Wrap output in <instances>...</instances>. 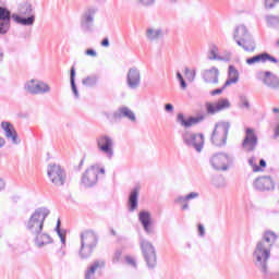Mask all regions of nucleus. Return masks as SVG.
I'll list each match as a JSON object with an SVG mask.
<instances>
[{"mask_svg":"<svg viewBox=\"0 0 279 279\" xmlns=\"http://www.w3.org/2000/svg\"><path fill=\"white\" fill-rule=\"evenodd\" d=\"M34 236H35V245H37V247H45V245H49L50 243H53V239H51V235L47 233H43V231H40L39 233H36Z\"/></svg>","mask_w":279,"mask_h":279,"instance_id":"obj_29","label":"nucleus"},{"mask_svg":"<svg viewBox=\"0 0 279 279\" xmlns=\"http://www.w3.org/2000/svg\"><path fill=\"white\" fill-rule=\"evenodd\" d=\"M230 100L228 98H221L216 102H206L205 108L207 114H217L218 112H223L231 108Z\"/></svg>","mask_w":279,"mask_h":279,"instance_id":"obj_15","label":"nucleus"},{"mask_svg":"<svg viewBox=\"0 0 279 279\" xmlns=\"http://www.w3.org/2000/svg\"><path fill=\"white\" fill-rule=\"evenodd\" d=\"M277 3H279V0H277Z\"/></svg>","mask_w":279,"mask_h":279,"instance_id":"obj_63","label":"nucleus"},{"mask_svg":"<svg viewBox=\"0 0 279 279\" xmlns=\"http://www.w3.org/2000/svg\"><path fill=\"white\" fill-rule=\"evenodd\" d=\"M113 119H128L131 123H136V113H134L130 107H119L117 111L113 112Z\"/></svg>","mask_w":279,"mask_h":279,"instance_id":"obj_20","label":"nucleus"},{"mask_svg":"<svg viewBox=\"0 0 279 279\" xmlns=\"http://www.w3.org/2000/svg\"><path fill=\"white\" fill-rule=\"evenodd\" d=\"M71 88L75 99H80V92L77 90V85H75V69H71Z\"/></svg>","mask_w":279,"mask_h":279,"instance_id":"obj_35","label":"nucleus"},{"mask_svg":"<svg viewBox=\"0 0 279 279\" xmlns=\"http://www.w3.org/2000/svg\"><path fill=\"white\" fill-rule=\"evenodd\" d=\"M0 62H3V52H0Z\"/></svg>","mask_w":279,"mask_h":279,"instance_id":"obj_60","label":"nucleus"},{"mask_svg":"<svg viewBox=\"0 0 279 279\" xmlns=\"http://www.w3.org/2000/svg\"><path fill=\"white\" fill-rule=\"evenodd\" d=\"M234 162V158L228 153H216L209 158V165L214 171H228Z\"/></svg>","mask_w":279,"mask_h":279,"instance_id":"obj_6","label":"nucleus"},{"mask_svg":"<svg viewBox=\"0 0 279 279\" xmlns=\"http://www.w3.org/2000/svg\"><path fill=\"white\" fill-rule=\"evenodd\" d=\"M99 173H101V175H105L106 169L100 168L99 165L90 166L83 173L81 184H83V186H85L86 189H92V186H95V184H97L99 180Z\"/></svg>","mask_w":279,"mask_h":279,"instance_id":"obj_7","label":"nucleus"},{"mask_svg":"<svg viewBox=\"0 0 279 279\" xmlns=\"http://www.w3.org/2000/svg\"><path fill=\"white\" fill-rule=\"evenodd\" d=\"M248 165L250 167H252L254 173H258V171H263V168H260L257 163H256V157H251L248 159Z\"/></svg>","mask_w":279,"mask_h":279,"instance_id":"obj_38","label":"nucleus"},{"mask_svg":"<svg viewBox=\"0 0 279 279\" xmlns=\"http://www.w3.org/2000/svg\"><path fill=\"white\" fill-rule=\"evenodd\" d=\"M125 262H126V264L130 265L131 267H136V260H134L133 257L126 256V257H125Z\"/></svg>","mask_w":279,"mask_h":279,"instance_id":"obj_47","label":"nucleus"},{"mask_svg":"<svg viewBox=\"0 0 279 279\" xmlns=\"http://www.w3.org/2000/svg\"><path fill=\"white\" fill-rule=\"evenodd\" d=\"M258 145V135L254 132V129H246V135L242 142V147L245 151H254Z\"/></svg>","mask_w":279,"mask_h":279,"instance_id":"obj_18","label":"nucleus"},{"mask_svg":"<svg viewBox=\"0 0 279 279\" xmlns=\"http://www.w3.org/2000/svg\"><path fill=\"white\" fill-rule=\"evenodd\" d=\"M208 60H217L218 62H223V57L219 54V48L216 45L209 46L207 53Z\"/></svg>","mask_w":279,"mask_h":279,"instance_id":"obj_32","label":"nucleus"},{"mask_svg":"<svg viewBox=\"0 0 279 279\" xmlns=\"http://www.w3.org/2000/svg\"><path fill=\"white\" fill-rule=\"evenodd\" d=\"M83 165H84V159H82V160L80 161L77 171H80V169H82Z\"/></svg>","mask_w":279,"mask_h":279,"instance_id":"obj_57","label":"nucleus"},{"mask_svg":"<svg viewBox=\"0 0 279 279\" xmlns=\"http://www.w3.org/2000/svg\"><path fill=\"white\" fill-rule=\"evenodd\" d=\"M259 167H263V168L267 167V161H265V159H260Z\"/></svg>","mask_w":279,"mask_h":279,"instance_id":"obj_54","label":"nucleus"},{"mask_svg":"<svg viewBox=\"0 0 279 279\" xmlns=\"http://www.w3.org/2000/svg\"><path fill=\"white\" fill-rule=\"evenodd\" d=\"M267 61L272 62L274 64H278V59H276L275 57H271V54H269L267 52H263L260 54H257V56L246 59V64L252 66V64H256L258 62L265 63Z\"/></svg>","mask_w":279,"mask_h":279,"instance_id":"obj_22","label":"nucleus"},{"mask_svg":"<svg viewBox=\"0 0 279 279\" xmlns=\"http://www.w3.org/2000/svg\"><path fill=\"white\" fill-rule=\"evenodd\" d=\"M138 221L143 227L145 234L151 236V234H156V227L151 221V213L147 210H142L138 214Z\"/></svg>","mask_w":279,"mask_h":279,"instance_id":"obj_13","label":"nucleus"},{"mask_svg":"<svg viewBox=\"0 0 279 279\" xmlns=\"http://www.w3.org/2000/svg\"><path fill=\"white\" fill-rule=\"evenodd\" d=\"M276 241H278L276 232L265 231L262 240L255 246L253 253L254 263L263 274H267V263L271 258V248L276 244Z\"/></svg>","mask_w":279,"mask_h":279,"instance_id":"obj_2","label":"nucleus"},{"mask_svg":"<svg viewBox=\"0 0 279 279\" xmlns=\"http://www.w3.org/2000/svg\"><path fill=\"white\" fill-rule=\"evenodd\" d=\"M272 112H275V114H279V108H274Z\"/></svg>","mask_w":279,"mask_h":279,"instance_id":"obj_58","label":"nucleus"},{"mask_svg":"<svg viewBox=\"0 0 279 279\" xmlns=\"http://www.w3.org/2000/svg\"><path fill=\"white\" fill-rule=\"evenodd\" d=\"M277 45L279 46V40H278Z\"/></svg>","mask_w":279,"mask_h":279,"instance_id":"obj_62","label":"nucleus"},{"mask_svg":"<svg viewBox=\"0 0 279 279\" xmlns=\"http://www.w3.org/2000/svg\"><path fill=\"white\" fill-rule=\"evenodd\" d=\"M95 14H97V9L87 8L81 16V27L84 32H90L93 25H95Z\"/></svg>","mask_w":279,"mask_h":279,"instance_id":"obj_16","label":"nucleus"},{"mask_svg":"<svg viewBox=\"0 0 279 279\" xmlns=\"http://www.w3.org/2000/svg\"><path fill=\"white\" fill-rule=\"evenodd\" d=\"M202 75L206 84H219V69L216 66L205 70Z\"/></svg>","mask_w":279,"mask_h":279,"instance_id":"obj_24","label":"nucleus"},{"mask_svg":"<svg viewBox=\"0 0 279 279\" xmlns=\"http://www.w3.org/2000/svg\"><path fill=\"white\" fill-rule=\"evenodd\" d=\"M106 267V262L101 259L95 260L85 271V279H95V272Z\"/></svg>","mask_w":279,"mask_h":279,"instance_id":"obj_27","label":"nucleus"},{"mask_svg":"<svg viewBox=\"0 0 279 279\" xmlns=\"http://www.w3.org/2000/svg\"><path fill=\"white\" fill-rule=\"evenodd\" d=\"M98 151L104 154L108 160L114 158V140L108 135H99L96 138Z\"/></svg>","mask_w":279,"mask_h":279,"instance_id":"obj_10","label":"nucleus"},{"mask_svg":"<svg viewBox=\"0 0 279 279\" xmlns=\"http://www.w3.org/2000/svg\"><path fill=\"white\" fill-rule=\"evenodd\" d=\"M182 140L184 145L186 147H190V149H195L197 154H202L204 149V134L202 133H193L191 131H184L182 133Z\"/></svg>","mask_w":279,"mask_h":279,"instance_id":"obj_8","label":"nucleus"},{"mask_svg":"<svg viewBox=\"0 0 279 279\" xmlns=\"http://www.w3.org/2000/svg\"><path fill=\"white\" fill-rule=\"evenodd\" d=\"M47 174L54 186H64L66 182V171L63 170L62 166L56 163L48 165Z\"/></svg>","mask_w":279,"mask_h":279,"instance_id":"obj_9","label":"nucleus"},{"mask_svg":"<svg viewBox=\"0 0 279 279\" xmlns=\"http://www.w3.org/2000/svg\"><path fill=\"white\" fill-rule=\"evenodd\" d=\"M138 5H143L144 8H149L156 3V0H135Z\"/></svg>","mask_w":279,"mask_h":279,"instance_id":"obj_40","label":"nucleus"},{"mask_svg":"<svg viewBox=\"0 0 279 279\" xmlns=\"http://www.w3.org/2000/svg\"><path fill=\"white\" fill-rule=\"evenodd\" d=\"M61 221H60V219H58V221H57V226H56V230H60V226H61Z\"/></svg>","mask_w":279,"mask_h":279,"instance_id":"obj_56","label":"nucleus"},{"mask_svg":"<svg viewBox=\"0 0 279 279\" xmlns=\"http://www.w3.org/2000/svg\"><path fill=\"white\" fill-rule=\"evenodd\" d=\"M256 191H274V180L271 177H259L253 182Z\"/></svg>","mask_w":279,"mask_h":279,"instance_id":"obj_21","label":"nucleus"},{"mask_svg":"<svg viewBox=\"0 0 279 279\" xmlns=\"http://www.w3.org/2000/svg\"><path fill=\"white\" fill-rule=\"evenodd\" d=\"M204 119V116L190 117L189 120L184 119V113H178L177 116V122H179L182 128H192V125H197V123H202Z\"/></svg>","mask_w":279,"mask_h":279,"instance_id":"obj_23","label":"nucleus"},{"mask_svg":"<svg viewBox=\"0 0 279 279\" xmlns=\"http://www.w3.org/2000/svg\"><path fill=\"white\" fill-rule=\"evenodd\" d=\"M83 86H87L89 88H93V86H97V77L95 75L87 76L82 81Z\"/></svg>","mask_w":279,"mask_h":279,"instance_id":"obj_37","label":"nucleus"},{"mask_svg":"<svg viewBox=\"0 0 279 279\" xmlns=\"http://www.w3.org/2000/svg\"><path fill=\"white\" fill-rule=\"evenodd\" d=\"M56 232H57L59 239H61V243L63 245H65L66 244V233L62 232V229H56Z\"/></svg>","mask_w":279,"mask_h":279,"instance_id":"obj_42","label":"nucleus"},{"mask_svg":"<svg viewBox=\"0 0 279 279\" xmlns=\"http://www.w3.org/2000/svg\"><path fill=\"white\" fill-rule=\"evenodd\" d=\"M50 213L51 211L47 207H39L35 209L28 221L25 223L26 230H28L33 235L43 232V229L45 228V219L49 217Z\"/></svg>","mask_w":279,"mask_h":279,"instance_id":"obj_3","label":"nucleus"},{"mask_svg":"<svg viewBox=\"0 0 279 279\" xmlns=\"http://www.w3.org/2000/svg\"><path fill=\"white\" fill-rule=\"evenodd\" d=\"M169 3H178V0H168Z\"/></svg>","mask_w":279,"mask_h":279,"instance_id":"obj_61","label":"nucleus"},{"mask_svg":"<svg viewBox=\"0 0 279 279\" xmlns=\"http://www.w3.org/2000/svg\"><path fill=\"white\" fill-rule=\"evenodd\" d=\"M230 122H218L211 134V143L215 147H223L228 143Z\"/></svg>","mask_w":279,"mask_h":279,"instance_id":"obj_5","label":"nucleus"},{"mask_svg":"<svg viewBox=\"0 0 279 279\" xmlns=\"http://www.w3.org/2000/svg\"><path fill=\"white\" fill-rule=\"evenodd\" d=\"M226 84L221 87V88H217L210 92V95L213 97H215L216 95H221V93H223V90H226Z\"/></svg>","mask_w":279,"mask_h":279,"instance_id":"obj_44","label":"nucleus"},{"mask_svg":"<svg viewBox=\"0 0 279 279\" xmlns=\"http://www.w3.org/2000/svg\"><path fill=\"white\" fill-rule=\"evenodd\" d=\"M110 232H111L112 236H117V231H114V229H111Z\"/></svg>","mask_w":279,"mask_h":279,"instance_id":"obj_59","label":"nucleus"},{"mask_svg":"<svg viewBox=\"0 0 279 279\" xmlns=\"http://www.w3.org/2000/svg\"><path fill=\"white\" fill-rule=\"evenodd\" d=\"M145 36L149 43H156V40H160L163 36L162 28L150 26L146 28Z\"/></svg>","mask_w":279,"mask_h":279,"instance_id":"obj_28","label":"nucleus"},{"mask_svg":"<svg viewBox=\"0 0 279 279\" xmlns=\"http://www.w3.org/2000/svg\"><path fill=\"white\" fill-rule=\"evenodd\" d=\"M238 46L248 52L255 51L256 49V43L254 41V38H252V35L244 37L243 40H238Z\"/></svg>","mask_w":279,"mask_h":279,"instance_id":"obj_30","label":"nucleus"},{"mask_svg":"<svg viewBox=\"0 0 279 279\" xmlns=\"http://www.w3.org/2000/svg\"><path fill=\"white\" fill-rule=\"evenodd\" d=\"M24 88L31 95H45L51 90V87L47 83L34 78L28 81Z\"/></svg>","mask_w":279,"mask_h":279,"instance_id":"obj_12","label":"nucleus"},{"mask_svg":"<svg viewBox=\"0 0 279 279\" xmlns=\"http://www.w3.org/2000/svg\"><path fill=\"white\" fill-rule=\"evenodd\" d=\"M99 238L93 231H85L81 234V247L78 256L82 260H87L93 256V252L97 250Z\"/></svg>","mask_w":279,"mask_h":279,"instance_id":"obj_4","label":"nucleus"},{"mask_svg":"<svg viewBox=\"0 0 279 279\" xmlns=\"http://www.w3.org/2000/svg\"><path fill=\"white\" fill-rule=\"evenodd\" d=\"M138 195H141V186L136 185L129 195V213H134L138 208Z\"/></svg>","mask_w":279,"mask_h":279,"instance_id":"obj_25","label":"nucleus"},{"mask_svg":"<svg viewBox=\"0 0 279 279\" xmlns=\"http://www.w3.org/2000/svg\"><path fill=\"white\" fill-rule=\"evenodd\" d=\"M5 189V181L3 179H0V191H3Z\"/></svg>","mask_w":279,"mask_h":279,"instance_id":"obj_53","label":"nucleus"},{"mask_svg":"<svg viewBox=\"0 0 279 279\" xmlns=\"http://www.w3.org/2000/svg\"><path fill=\"white\" fill-rule=\"evenodd\" d=\"M141 250L146 260L147 267H149V269H154V267L158 265V256L156 255V247L154 246V244H151V242L147 240H142Z\"/></svg>","mask_w":279,"mask_h":279,"instance_id":"obj_11","label":"nucleus"},{"mask_svg":"<svg viewBox=\"0 0 279 279\" xmlns=\"http://www.w3.org/2000/svg\"><path fill=\"white\" fill-rule=\"evenodd\" d=\"M248 35H250V33L247 32V27H245V25H240L235 28L233 38H234L235 43H238V40H243Z\"/></svg>","mask_w":279,"mask_h":279,"instance_id":"obj_33","label":"nucleus"},{"mask_svg":"<svg viewBox=\"0 0 279 279\" xmlns=\"http://www.w3.org/2000/svg\"><path fill=\"white\" fill-rule=\"evenodd\" d=\"M239 82V70L234 65H229L228 80L225 82V87L232 86Z\"/></svg>","mask_w":279,"mask_h":279,"instance_id":"obj_31","label":"nucleus"},{"mask_svg":"<svg viewBox=\"0 0 279 279\" xmlns=\"http://www.w3.org/2000/svg\"><path fill=\"white\" fill-rule=\"evenodd\" d=\"M1 129L4 132L5 138H8V141H11L13 145H19L21 143V140L19 138V133L16 132V129H14L13 123L9 121H2Z\"/></svg>","mask_w":279,"mask_h":279,"instance_id":"obj_17","label":"nucleus"},{"mask_svg":"<svg viewBox=\"0 0 279 279\" xmlns=\"http://www.w3.org/2000/svg\"><path fill=\"white\" fill-rule=\"evenodd\" d=\"M185 75L187 77V80H195V75H196V72L195 70H190L189 68H185Z\"/></svg>","mask_w":279,"mask_h":279,"instance_id":"obj_43","label":"nucleus"},{"mask_svg":"<svg viewBox=\"0 0 279 279\" xmlns=\"http://www.w3.org/2000/svg\"><path fill=\"white\" fill-rule=\"evenodd\" d=\"M238 106H239V108H241V110H251V108H252V106L250 105V99L245 95L239 96Z\"/></svg>","mask_w":279,"mask_h":279,"instance_id":"obj_34","label":"nucleus"},{"mask_svg":"<svg viewBox=\"0 0 279 279\" xmlns=\"http://www.w3.org/2000/svg\"><path fill=\"white\" fill-rule=\"evenodd\" d=\"M278 0H265V8L271 9L275 8Z\"/></svg>","mask_w":279,"mask_h":279,"instance_id":"obj_46","label":"nucleus"},{"mask_svg":"<svg viewBox=\"0 0 279 279\" xmlns=\"http://www.w3.org/2000/svg\"><path fill=\"white\" fill-rule=\"evenodd\" d=\"M213 185L216 189H226V178L218 175L213 179Z\"/></svg>","mask_w":279,"mask_h":279,"instance_id":"obj_36","label":"nucleus"},{"mask_svg":"<svg viewBox=\"0 0 279 279\" xmlns=\"http://www.w3.org/2000/svg\"><path fill=\"white\" fill-rule=\"evenodd\" d=\"M126 85L131 90H136L141 86V70L131 68L126 73Z\"/></svg>","mask_w":279,"mask_h":279,"instance_id":"obj_19","label":"nucleus"},{"mask_svg":"<svg viewBox=\"0 0 279 279\" xmlns=\"http://www.w3.org/2000/svg\"><path fill=\"white\" fill-rule=\"evenodd\" d=\"M177 80H179L182 90H186V81H184V76H182V73L177 72Z\"/></svg>","mask_w":279,"mask_h":279,"instance_id":"obj_41","label":"nucleus"},{"mask_svg":"<svg viewBox=\"0 0 279 279\" xmlns=\"http://www.w3.org/2000/svg\"><path fill=\"white\" fill-rule=\"evenodd\" d=\"M86 56H92L93 58H95V57H97V51H95L93 49H87Z\"/></svg>","mask_w":279,"mask_h":279,"instance_id":"obj_50","label":"nucleus"},{"mask_svg":"<svg viewBox=\"0 0 279 279\" xmlns=\"http://www.w3.org/2000/svg\"><path fill=\"white\" fill-rule=\"evenodd\" d=\"M122 254L123 252L121 250L116 251L113 255V263H119V260H121Z\"/></svg>","mask_w":279,"mask_h":279,"instance_id":"obj_45","label":"nucleus"},{"mask_svg":"<svg viewBox=\"0 0 279 279\" xmlns=\"http://www.w3.org/2000/svg\"><path fill=\"white\" fill-rule=\"evenodd\" d=\"M197 197H199V193L191 192L185 196L174 198V204L181 205V210H189V202H191V199H197Z\"/></svg>","mask_w":279,"mask_h":279,"instance_id":"obj_26","label":"nucleus"},{"mask_svg":"<svg viewBox=\"0 0 279 279\" xmlns=\"http://www.w3.org/2000/svg\"><path fill=\"white\" fill-rule=\"evenodd\" d=\"M279 136V125L275 129V138Z\"/></svg>","mask_w":279,"mask_h":279,"instance_id":"obj_55","label":"nucleus"},{"mask_svg":"<svg viewBox=\"0 0 279 279\" xmlns=\"http://www.w3.org/2000/svg\"><path fill=\"white\" fill-rule=\"evenodd\" d=\"M198 234L201 236H205L206 235V229L204 228V225H202V223L198 225Z\"/></svg>","mask_w":279,"mask_h":279,"instance_id":"obj_49","label":"nucleus"},{"mask_svg":"<svg viewBox=\"0 0 279 279\" xmlns=\"http://www.w3.org/2000/svg\"><path fill=\"white\" fill-rule=\"evenodd\" d=\"M12 21L24 27H32L36 23V12L29 2L19 7V14L13 13L5 7H0V36H5L10 32Z\"/></svg>","mask_w":279,"mask_h":279,"instance_id":"obj_1","label":"nucleus"},{"mask_svg":"<svg viewBox=\"0 0 279 279\" xmlns=\"http://www.w3.org/2000/svg\"><path fill=\"white\" fill-rule=\"evenodd\" d=\"M163 108L168 114H173V106L171 104H166Z\"/></svg>","mask_w":279,"mask_h":279,"instance_id":"obj_48","label":"nucleus"},{"mask_svg":"<svg viewBox=\"0 0 279 279\" xmlns=\"http://www.w3.org/2000/svg\"><path fill=\"white\" fill-rule=\"evenodd\" d=\"M257 80H260L267 88H271V90H279V77L272 72H258Z\"/></svg>","mask_w":279,"mask_h":279,"instance_id":"obj_14","label":"nucleus"},{"mask_svg":"<svg viewBox=\"0 0 279 279\" xmlns=\"http://www.w3.org/2000/svg\"><path fill=\"white\" fill-rule=\"evenodd\" d=\"M2 147H5V138L0 137V149H2Z\"/></svg>","mask_w":279,"mask_h":279,"instance_id":"obj_52","label":"nucleus"},{"mask_svg":"<svg viewBox=\"0 0 279 279\" xmlns=\"http://www.w3.org/2000/svg\"><path fill=\"white\" fill-rule=\"evenodd\" d=\"M102 47H110V40L108 38L102 39L101 41Z\"/></svg>","mask_w":279,"mask_h":279,"instance_id":"obj_51","label":"nucleus"},{"mask_svg":"<svg viewBox=\"0 0 279 279\" xmlns=\"http://www.w3.org/2000/svg\"><path fill=\"white\" fill-rule=\"evenodd\" d=\"M266 21H267L269 27H276V25H278V23H279V17L275 16V15H268L266 17Z\"/></svg>","mask_w":279,"mask_h":279,"instance_id":"obj_39","label":"nucleus"}]
</instances>
